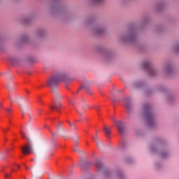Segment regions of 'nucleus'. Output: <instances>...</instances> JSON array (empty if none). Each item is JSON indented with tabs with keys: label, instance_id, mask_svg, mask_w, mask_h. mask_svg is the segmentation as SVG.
<instances>
[{
	"label": "nucleus",
	"instance_id": "obj_1",
	"mask_svg": "<svg viewBox=\"0 0 179 179\" xmlns=\"http://www.w3.org/2000/svg\"><path fill=\"white\" fill-rule=\"evenodd\" d=\"M150 22V16L145 15L136 25L129 27L118 36V41L124 45H136L140 30L143 29Z\"/></svg>",
	"mask_w": 179,
	"mask_h": 179
},
{
	"label": "nucleus",
	"instance_id": "obj_2",
	"mask_svg": "<svg viewBox=\"0 0 179 179\" xmlns=\"http://www.w3.org/2000/svg\"><path fill=\"white\" fill-rule=\"evenodd\" d=\"M20 134L24 139H27V143L24 144L21 147V152L22 155H31L34 150L40 156V157H44L47 155V150H48V146L45 144H38L36 141V135L34 133H31V138L26 136V134L23 131H20Z\"/></svg>",
	"mask_w": 179,
	"mask_h": 179
},
{
	"label": "nucleus",
	"instance_id": "obj_3",
	"mask_svg": "<svg viewBox=\"0 0 179 179\" xmlns=\"http://www.w3.org/2000/svg\"><path fill=\"white\" fill-rule=\"evenodd\" d=\"M96 171L99 174H101L103 179H111L113 177H117L118 179H127L125 173L122 169H117L115 172L114 171L106 167V165L101 160L96 159L95 164Z\"/></svg>",
	"mask_w": 179,
	"mask_h": 179
},
{
	"label": "nucleus",
	"instance_id": "obj_4",
	"mask_svg": "<svg viewBox=\"0 0 179 179\" xmlns=\"http://www.w3.org/2000/svg\"><path fill=\"white\" fill-rule=\"evenodd\" d=\"M141 117L145 120L147 127L155 129L157 127V122H156V115L152 110V107L149 104H145L143 106L142 112L141 114Z\"/></svg>",
	"mask_w": 179,
	"mask_h": 179
},
{
	"label": "nucleus",
	"instance_id": "obj_5",
	"mask_svg": "<svg viewBox=\"0 0 179 179\" xmlns=\"http://www.w3.org/2000/svg\"><path fill=\"white\" fill-rule=\"evenodd\" d=\"M167 144L162 138H157L150 146V150L152 153L158 155L162 159H167L170 156V152L167 150L166 146Z\"/></svg>",
	"mask_w": 179,
	"mask_h": 179
},
{
	"label": "nucleus",
	"instance_id": "obj_6",
	"mask_svg": "<svg viewBox=\"0 0 179 179\" xmlns=\"http://www.w3.org/2000/svg\"><path fill=\"white\" fill-rule=\"evenodd\" d=\"M71 80L69 74L67 73H58L52 76H51L47 81V85L48 87H50L52 90H58V83L59 82H65L68 83Z\"/></svg>",
	"mask_w": 179,
	"mask_h": 179
},
{
	"label": "nucleus",
	"instance_id": "obj_7",
	"mask_svg": "<svg viewBox=\"0 0 179 179\" xmlns=\"http://www.w3.org/2000/svg\"><path fill=\"white\" fill-rule=\"evenodd\" d=\"M47 3L48 6L50 8V13H52L53 15L59 13L64 17V20L68 19L65 8H64L61 4V0H49Z\"/></svg>",
	"mask_w": 179,
	"mask_h": 179
},
{
	"label": "nucleus",
	"instance_id": "obj_8",
	"mask_svg": "<svg viewBox=\"0 0 179 179\" xmlns=\"http://www.w3.org/2000/svg\"><path fill=\"white\" fill-rule=\"evenodd\" d=\"M141 67L150 76H157L159 75V71L155 67L152 61L149 59L144 60L141 64Z\"/></svg>",
	"mask_w": 179,
	"mask_h": 179
},
{
	"label": "nucleus",
	"instance_id": "obj_9",
	"mask_svg": "<svg viewBox=\"0 0 179 179\" xmlns=\"http://www.w3.org/2000/svg\"><path fill=\"white\" fill-rule=\"evenodd\" d=\"M146 86V82L142 80L134 81L131 84V87L133 89L143 90L144 94H145V96H152V94H153V90L148 88Z\"/></svg>",
	"mask_w": 179,
	"mask_h": 179
},
{
	"label": "nucleus",
	"instance_id": "obj_10",
	"mask_svg": "<svg viewBox=\"0 0 179 179\" xmlns=\"http://www.w3.org/2000/svg\"><path fill=\"white\" fill-rule=\"evenodd\" d=\"M96 50L101 54L105 61H112V59H114V57H115L114 52L107 48L98 46Z\"/></svg>",
	"mask_w": 179,
	"mask_h": 179
},
{
	"label": "nucleus",
	"instance_id": "obj_11",
	"mask_svg": "<svg viewBox=\"0 0 179 179\" xmlns=\"http://www.w3.org/2000/svg\"><path fill=\"white\" fill-rule=\"evenodd\" d=\"M34 36L36 38L40 41L47 40V37H48V31L43 27H39L35 30Z\"/></svg>",
	"mask_w": 179,
	"mask_h": 179
},
{
	"label": "nucleus",
	"instance_id": "obj_12",
	"mask_svg": "<svg viewBox=\"0 0 179 179\" xmlns=\"http://www.w3.org/2000/svg\"><path fill=\"white\" fill-rule=\"evenodd\" d=\"M156 90H157V92H163L164 93H167L166 97V101L167 103H169V104H171V103H173L174 100H176V98H174V95L170 93L169 89H167L166 86L162 85H157L156 87Z\"/></svg>",
	"mask_w": 179,
	"mask_h": 179
},
{
	"label": "nucleus",
	"instance_id": "obj_13",
	"mask_svg": "<svg viewBox=\"0 0 179 179\" xmlns=\"http://www.w3.org/2000/svg\"><path fill=\"white\" fill-rule=\"evenodd\" d=\"M162 68L166 76H173V75H176V67H174V64L171 62H164Z\"/></svg>",
	"mask_w": 179,
	"mask_h": 179
},
{
	"label": "nucleus",
	"instance_id": "obj_14",
	"mask_svg": "<svg viewBox=\"0 0 179 179\" xmlns=\"http://www.w3.org/2000/svg\"><path fill=\"white\" fill-rule=\"evenodd\" d=\"M57 90H53L52 93L55 94V96H56V101L54 100L53 103H55L53 105L50 106V110H56L57 111H60L61 110V107L62 106V104L61 103V99L62 97L58 92L57 91Z\"/></svg>",
	"mask_w": 179,
	"mask_h": 179
},
{
	"label": "nucleus",
	"instance_id": "obj_15",
	"mask_svg": "<svg viewBox=\"0 0 179 179\" xmlns=\"http://www.w3.org/2000/svg\"><path fill=\"white\" fill-rule=\"evenodd\" d=\"M94 36H103L107 31V25L106 24H97L93 29Z\"/></svg>",
	"mask_w": 179,
	"mask_h": 179
},
{
	"label": "nucleus",
	"instance_id": "obj_16",
	"mask_svg": "<svg viewBox=\"0 0 179 179\" xmlns=\"http://www.w3.org/2000/svg\"><path fill=\"white\" fill-rule=\"evenodd\" d=\"M34 20H36V13H31L21 19V22L23 24H31Z\"/></svg>",
	"mask_w": 179,
	"mask_h": 179
},
{
	"label": "nucleus",
	"instance_id": "obj_17",
	"mask_svg": "<svg viewBox=\"0 0 179 179\" xmlns=\"http://www.w3.org/2000/svg\"><path fill=\"white\" fill-rule=\"evenodd\" d=\"M114 122L116 127H117L120 134H121V135H124V134H125V125H127V123L121 120L117 121L116 120H114Z\"/></svg>",
	"mask_w": 179,
	"mask_h": 179
},
{
	"label": "nucleus",
	"instance_id": "obj_18",
	"mask_svg": "<svg viewBox=\"0 0 179 179\" xmlns=\"http://www.w3.org/2000/svg\"><path fill=\"white\" fill-rule=\"evenodd\" d=\"M167 5H169V2L166 0L159 2L155 6L156 12H163L166 9V8H167Z\"/></svg>",
	"mask_w": 179,
	"mask_h": 179
},
{
	"label": "nucleus",
	"instance_id": "obj_19",
	"mask_svg": "<svg viewBox=\"0 0 179 179\" xmlns=\"http://www.w3.org/2000/svg\"><path fill=\"white\" fill-rule=\"evenodd\" d=\"M124 106L129 111V113H132L134 111V103L131 98H124Z\"/></svg>",
	"mask_w": 179,
	"mask_h": 179
},
{
	"label": "nucleus",
	"instance_id": "obj_20",
	"mask_svg": "<svg viewBox=\"0 0 179 179\" xmlns=\"http://www.w3.org/2000/svg\"><path fill=\"white\" fill-rule=\"evenodd\" d=\"M29 41V35L24 34L22 35L20 38H19L17 42L15 43V45L18 48L22 47L23 44H26Z\"/></svg>",
	"mask_w": 179,
	"mask_h": 179
},
{
	"label": "nucleus",
	"instance_id": "obj_21",
	"mask_svg": "<svg viewBox=\"0 0 179 179\" xmlns=\"http://www.w3.org/2000/svg\"><path fill=\"white\" fill-rule=\"evenodd\" d=\"M96 22V18L94 17H87L84 19L83 24L84 26H92Z\"/></svg>",
	"mask_w": 179,
	"mask_h": 179
},
{
	"label": "nucleus",
	"instance_id": "obj_22",
	"mask_svg": "<svg viewBox=\"0 0 179 179\" xmlns=\"http://www.w3.org/2000/svg\"><path fill=\"white\" fill-rule=\"evenodd\" d=\"M167 30V28L164 27V25H157L155 27V33H158L159 34H162V33H164Z\"/></svg>",
	"mask_w": 179,
	"mask_h": 179
},
{
	"label": "nucleus",
	"instance_id": "obj_23",
	"mask_svg": "<svg viewBox=\"0 0 179 179\" xmlns=\"http://www.w3.org/2000/svg\"><path fill=\"white\" fill-rule=\"evenodd\" d=\"M80 90L85 89V92L88 93V94H92V92H90V84L89 82H85L80 87Z\"/></svg>",
	"mask_w": 179,
	"mask_h": 179
},
{
	"label": "nucleus",
	"instance_id": "obj_24",
	"mask_svg": "<svg viewBox=\"0 0 179 179\" xmlns=\"http://www.w3.org/2000/svg\"><path fill=\"white\" fill-rule=\"evenodd\" d=\"M91 164H92V163H90L89 162H86V161H85V159L83 158H82L79 166L82 169H87V167H89V166H90Z\"/></svg>",
	"mask_w": 179,
	"mask_h": 179
},
{
	"label": "nucleus",
	"instance_id": "obj_25",
	"mask_svg": "<svg viewBox=\"0 0 179 179\" xmlns=\"http://www.w3.org/2000/svg\"><path fill=\"white\" fill-rule=\"evenodd\" d=\"M8 61H10V62H11L13 65H15V64L19 63V59L13 56L8 57Z\"/></svg>",
	"mask_w": 179,
	"mask_h": 179
},
{
	"label": "nucleus",
	"instance_id": "obj_26",
	"mask_svg": "<svg viewBox=\"0 0 179 179\" xmlns=\"http://www.w3.org/2000/svg\"><path fill=\"white\" fill-rule=\"evenodd\" d=\"M92 139H94V141H95V143L97 146V148H99V149H100L101 148H103V146L104 145V143H103V141L100 139L98 138V140H96L94 138V137L92 138Z\"/></svg>",
	"mask_w": 179,
	"mask_h": 179
},
{
	"label": "nucleus",
	"instance_id": "obj_27",
	"mask_svg": "<svg viewBox=\"0 0 179 179\" xmlns=\"http://www.w3.org/2000/svg\"><path fill=\"white\" fill-rule=\"evenodd\" d=\"M105 0H90V2L92 5H101L102 3H104Z\"/></svg>",
	"mask_w": 179,
	"mask_h": 179
},
{
	"label": "nucleus",
	"instance_id": "obj_28",
	"mask_svg": "<svg viewBox=\"0 0 179 179\" xmlns=\"http://www.w3.org/2000/svg\"><path fill=\"white\" fill-rule=\"evenodd\" d=\"M5 43V38L0 34V51L3 50V43Z\"/></svg>",
	"mask_w": 179,
	"mask_h": 179
},
{
	"label": "nucleus",
	"instance_id": "obj_29",
	"mask_svg": "<svg viewBox=\"0 0 179 179\" xmlns=\"http://www.w3.org/2000/svg\"><path fill=\"white\" fill-rule=\"evenodd\" d=\"M32 173L34 176H38V174H41V170L38 169L37 167H35L34 168Z\"/></svg>",
	"mask_w": 179,
	"mask_h": 179
},
{
	"label": "nucleus",
	"instance_id": "obj_30",
	"mask_svg": "<svg viewBox=\"0 0 179 179\" xmlns=\"http://www.w3.org/2000/svg\"><path fill=\"white\" fill-rule=\"evenodd\" d=\"M103 131H104L107 138H108V135H110L111 134V132L110 131V130H108V129L107 128L106 126H104Z\"/></svg>",
	"mask_w": 179,
	"mask_h": 179
},
{
	"label": "nucleus",
	"instance_id": "obj_31",
	"mask_svg": "<svg viewBox=\"0 0 179 179\" xmlns=\"http://www.w3.org/2000/svg\"><path fill=\"white\" fill-rule=\"evenodd\" d=\"M56 127L57 131H59L60 129H62V131H64V129L62 128V122H59Z\"/></svg>",
	"mask_w": 179,
	"mask_h": 179
},
{
	"label": "nucleus",
	"instance_id": "obj_32",
	"mask_svg": "<svg viewBox=\"0 0 179 179\" xmlns=\"http://www.w3.org/2000/svg\"><path fill=\"white\" fill-rule=\"evenodd\" d=\"M173 50H174V51H176V52H179V43H177L174 45Z\"/></svg>",
	"mask_w": 179,
	"mask_h": 179
},
{
	"label": "nucleus",
	"instance_id": "obj_33",
	"mask_svg": "<svg viewBox=\"0 0 179 179\" xmlns=\"http://www.w3.org/2000/svg\"><path fill=\"white\" fill-rule=\"evenodd\" d=\"M127 163H129V164H132L134 163V159L131 157L126 158Z\"/></svg>",
	"mask_w": 179,
	"mask_h": 179
},
{
	"label": "nucleus",
	"instance_id": "obj_34",
	"mask_svg": "<svg viewBox=\"0 0 179 179\" xmlns=\"http://www.w3.org/2000/svg\"><path fill=\"white\" fill-rule=\"evenodd\" d=\"M74 151H75V152H78V153H81V154H83V155H86V152H85V151H81V150H80L79 149H78V148H76L74 149Z\"/></svg>",
	"mask_w": 179,
	"mask_h": 179
},
{
	"label": "nucleus",
	"instance_id": "obj_35",
	"mask_svg": "<svg viewBox=\"0 0 179 179\" xmlns=\"http://www.w3.org/2000/svg\"><path fill=\"white\" fill-rule=\"evenodd\" d=\"M78 139H79V137H78L77 139L74 138V143H75L74 149H76V148H78V145H79V143L78 142Z\"/></svg>",
	"mask_w": 179,
	"mask_h": 179
},
{
	"label": "nucleus",
	"instance_id": "obj_36",
	"mask_svg": "<svg viewBox=\"0 0 179 179\" xmlns=\"http://www.w3.org/2000/svg\"><path fill=\"white\" fill-rule=\"evenodd\" d=\"M86 179H94V176L92 174H90Z\"/></svg>",
	"mask_w": 179,
	"mask_h": 179
},
{
	"label": "nucleus",
	"instance_id": "obj_37",
	"mask_svg": "<svg viewBox=\"0 0 179 179\" xmlns=\"http://www.w3.org/2000/svg\"><path fill=\"white\" fill-rule=\"evenodd\" d=\"M160 167H161L160 164H156V169H157V171L160 170Z\"/></svg>",
	"mask_w": 179,
	"mask_h": 179
},
{
	"label": "nucleus",
	"instance_id": "obj_38",
	"mask_svg": "<svg viewBox=\"0 0 179 179\" xmlns=\"http://www.w3.org/2000/svg\"><path fill=\"white\" fill-rule=\"evenodd\" d=\"M7 89L8 91L10 90V89H12V87L10 86V84H8V87H7Z\"/></svg>",
	"mask_w": 179,
	"mask_h": 179
},
{
	"label": "nucleus",
	"instance_id": "obj_39",
	"mask_svg": "<svg viewBox=\"0 0 179 179\" xmlns=\"http://www.w3.org/2000/svg\"><path fill=\"white\" fill-rule=\"evenodd\" d=\"M6 110L7 111V113H12V110L10 108L6 109Z\"/></svg>",
	"mask_w": 179,
	"mask_h": 179
},
{
	"label": "nucleus",
	"instance_id": "obj_40",
	"mask_svg": "<svg viewBox=\"0 0 179 179\" xmlns=\"http://www.w3.org/2000/svg\"><path fill=\"white\" fill-rule=\"evenodd\" d=\"M22 104H24V102H23V101H21L19 103V106H22Z\"/></svg>",
	"mask_w": 179,
	"mask_h": 179
},
{
	"label": "nucleus",
	"instance_id": "obj_41",
	"mask_svg": "<svg viewBox=\"0 0 179 179\" xmlns=\"http://www.w3.org/2000/svg\"><path fill=\"white\" fill-rule=\"evenodd\" d=\"M78 114H79L80 115H83V113H80L79 110H77Z\"/></svg>",
	"mask_w": 179,
	"mask_h": 179
},
{
	"label": "nucleus",
	"instance_id": "obj_42",
	"mask_svg": "<svg viewBox=\"0 0 179 179\" xmlns=\"http://www.w3.org/2000/svg\"><path fill=\"white\" fill-rule=\"evenodd\" d=\"M69 124L71 127H73V124H72L71 122H69Z\"/></svg>",
	"mask_w": 179,
	"mask_h": 179
},
{
	"label": "nucleus",
	"instance_id": "obj_43",
	"mask_svg": "<svg viewBox=\"0 0 179 179\" xmlns=\"http://www.w3.org/2000/svg\"><path fill=\"white\" fill-rule=\"evenodd\" d=\"M50 178V179H57V178H55V176H51Z\"/></svg>",
	"mask_w": 179,
	"mask_h": 179
},
{
	"label": "nucleus",
	"instance_id": "obj_44",
	"mask_svg": "<svg viewBox=\"0 0 179 179\" xmlns=\"http://www.w3.org/2000/svg\"><path fill=\"white\" fill-rule=\"evenodd\" d=\"M10 103H13V100H12V98L10 96Z\"/></svg>",
	"mask_w": 179,
	"mask_h": 179
},
{
	"label": "nucleus",
	"instance_id": "obj_45",
	"mask_svg": "<svg viewBox=\"0 0 179 179\" xmlns=\"http://www.w3.org/2000/svg\"><path fill=\"white\" fill-rule=\"evenodd\" d=\"M52 136H55V134H54L53 132H51Z\"/></svg>",
	"mask_w": 179,
	"mask_h": 179
},
{
	"label": "nucleus",
	"instance_id": "obj_46",
	"mask_svg": "<svg viewBox=\"0 0 179 179\" xmlns=\"http://www.w3.org/2000/svg\"><path fill=\"white\" fill-rule=\"evenodd\" d=\"M26 170H29V167L25 166Z\"/></svg>",
	"mask_w": 179,
	"mask_h": 179
},
{
	"label": "nucleus",
	"instance_id": "obj_47",
	"mask_svg": "<svg viewBox=\"0 0 179 179\" xmlns=\"http://www.w3.org/2000/svg\"><path fill=\"white\" fill-rule=\"evenodd\" d=\"M96 138L97 141H99V137H97V136H96Z\"/></svg>",
	"mask_w": 179,
	"mask_h": 179
},
{
	"label": "nucleus",
	"instance_id": "obj_48",
	"mask_svg": "<svg viewBox=\"0 0 179 179\" xmlns=\"http://www.w3.org/2000/svg\"><path fill=\"white\" fill-rule=\"evenodd\" d=\"M17 168H18V169H20V166H19V165H17Z\"/></svg>",
	"mask_w": 179,
	"mask_h": 179
},
{
	"label": "nucleus",
	"instance_id": "obj_49",
	"mask_svg": "<svg viewBox=\"0 0 179 179\" xmlns=\"http://www.w3.org/2000/svg\"><path fill=\"white\" fill-rule=\"evenodd\" d=\"M6 177H9V175H8V174H6Z\"/></svg>",
	"mask_w": 179,
	"mask_h": 179
},
{
	"label": "nucleus",
	"instance_id": "obj_50",
	"mask_svg": "<svg viewBox=\"0 0 179 179\" xmlns=\"http://www.w3.org/2000/svg\"><path fill=\"white\" fill-rule=\"evenodd\" d=\"M113 122H114V120H115V118L113 117Z\"/></svg>",
	"mask_w": 179,
	"mask_h": 179
},
{
	"label": "nucleus",
	"instance_id": "obj_51",
	"mask_svg": "<svg viewBox=\"0 0 179 179\" xmlns=\"http://www.w3.org/2000/svg\"><path fill=\"white\" fill-rule=\"evenodd\" d=\"M62 136H63V138H65V135H63Z\"/></svg>",
	"mask_w": 179,
	"mask_h": 179
},
{
	"label": "nucleus",
	"instance_id": "obj_52",
	"mask_svg": "<svg viewBox=\"0 0 179 179\" xmlns=\"http://www.w3.org/2000/svg\"><path fill=\"white\" fill-rule=\"evenodd\" d=\"M10 79H12V77L10 76Z\"/></svg>",
	"mask_w": 179,
	"mask_h": 179
},
{
	"label": "nucleus",
	"instance_id": "obj_53",
	"mask_svg": "<svg viewBox=\"0 0 179 179\" xmlns=\"http://www.w3.org/2000/svg\"><path fill=\"white\" fill-rule=\"evenodd\" d=\"M30 120H31V116H30Z\"/></svg>",
	"mask_w": 179,
	"mask_h": 179
},
{
	"label": "nucleus",
	"instance_id": "obj_54",
	"mask_svg": "<svg viewBox=\"0 0 179 179\" xmlns=\"http://www.w3.org/2000/svg\"><path fill=\"white\" fill-rule=\"evenodd\" d=\"M77 93H79V91H77Z\"/></svg>",
	"mask_w": 179,
	"mask_h": 179
},
{
	"label": "nucleus",
	"instance_id": "obj_55",
	"mask_svg": "<svg viewBox=\"0 0 179 179\" xmlns=\"http://www.w3.org/2000/svg\"><path fill=\"white\" fill-rule=\"evenodd\" d=\"M22 113H24V111L22 110Z\"/></svg>",
	"mask_w": 179,
	"mask_h": 179
},
{
	"label": "nucleus",
	"instance_id": "obj_56",
	"mask_svg": "<svg viewBox=\"0 0 179 179\" xmlns=\"http://www.w3.org/2000/svg\"><path fill=\"white\" fill-rule=\"evenodd\" d=\"M74 129H76V127H74Z\"/></svg>",
	"mask_w": 179,
	"mask_h": 179
},
{
	"label": "nucleus",
	"instance_id": "obj_57",
	"mask_svg": "<svg viewBox=\"0 0 179 179\" xmlns=\"http://www.w3.org/2000/svg\"><path fill=\"white\" fill-rule=\"evenodd\" d=\"M7 131H9V129H7Z\"/></svg>",
	"mask_w": 179,
	"mask_h": 179
},
{
	"label": "nucleus",
	"instance_id": "obj_58",
	"mask_svg": "<svg viewBox=\"0 0 179 179\" xmlns=\"http://www.w3.org/2000/svg\"><path fill=\"white\" fill-rule=\"evenodd\" d=\"M34 159H31V162H33Z\"/></svg>",
	"mask_w": 179,
	"mask_h": 179
},
{
	"label": "nucleus",
	"instance_id": "obj_59",
	"mask_svg": "<svg viewBox=\"0 0 179 179\" xmlns=\"http://www.w3.org/2000/svg\"><path fill=\"white\" fill-rule=\"evenodd\" d=\"M0 155H1V152H0Z\"/></svg>",
	"mask_w": 179,
	"mask_h": 179
},
{
	"label": "nucleus",
	"instance_id": "obj_60",
	"mask_svg": "<svg viewBox=\"0 0 179 179\" xmlns=\"http://www.w3.org/2000/svg\"><path fill=\"white\" fill-rule=\"evenodd\" d=\"M24 179H26V178H24Z\"/></svg>",
	"mask_w": 179,
	"mask_h": 179
}]
</instances>
